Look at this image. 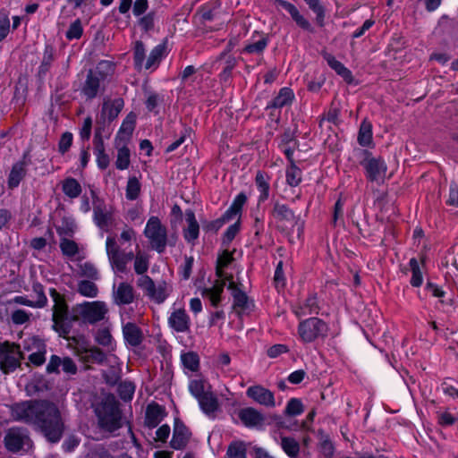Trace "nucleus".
Wrapping results in <instances>:
<instances>
[{"instance_id": "f257e3e1", "label": "nucleus", "mask_w": 458, "mask_h": 458, "mask_svg": "<svg viewBox=\"0 0 458 458\" xmlns=\"http://www.w3.org/2000/svg\"><path fill=\"white\" fill-rule=\"evenodd\" d=\"M13 417L37 425L47 439L58 442L64 431L60 411L47 402H25L13 407Z\"/></svg>"}, {"instance_id": "f03ea898", "label": "nucleus", "mask_w": 458, "mask_h": 458, "mask_svg": "<svg viewBox=\"0 0 458 458\" xmlns=\"http://www.w3.org/2000/svg\"><path fill=\"white\" fill-rule=\"evenodd\" d=\"M99 424L108 431H114L120 428L121 414L118 403L114 395H106L95 409Z\"/></svg>"}, {"instance_id": "7ed1b4c3", "label": "nucleus", "mask_w": 458, "mask_h": 458, "mask_svg": "<svg viewBox=\"0 0 458 458\" xmlns=\"http://www.w3.org/2000/svg\"><path fill=\"white\" fill-rule=\"evenodd\" d=\"M107 312L106 303L101 301H84L72 309L73 319L87 324H96L103 320Z\"/></svg>"}, {"instance_id": "20e7f679", "label": "nucleus", "mask_w": 458, "mask_h": 458, "mask_svg": "<svg viewBox=\"0 0 458 458\" xmlns=\"http://www.w3.org/2000/svg\"><path fill=\"white\" fill-rule=\"evenodd\" d=\"M232 253L227 250H225L219 256L216 266V276L220 280H217L212 287L207 288L203 292V295L209 299L213 306H216L220 301V295L224 290L225 283L227 282L226 277H231V281L233 280V276L231 275H225L223 271V268L227 267L232 262Z\"/></svg>"}, {"instance_id": "39448f33", "label": "nucleus", "mask_w": 458, "mask_h": 458, "mask_svg": "<svg viewBox=\"0 0 458 458\" xmlns=\"http://www.w3.org/2000/svg\"><path fill=\"white\" fill-rule=\"evenodd\" d=\"M329 327L321 318L313 317L301 320L298 326V335L304 344L313 343L327 337Z\"/></svg>"}, {"instance_id": "423d86ee", "label": "nucleus", "mask_w": 458, "mask_h": 458, "mask_svg": "<svg viewBox=\"0 0 458 458\" xmlns=\"http://www.w3.org/2000/svg\"><path fill=\"white\" fill-rule=\"evenodd\" d=\"M144 235L153 250L159 253L165 250L167 245V230L158 217H149L144 229Z\"/></svg>"}, {"instance_id": "0eeeda50", "label": "nucleus", "mask_w": 458, "mask_h": 458, "mask_svg": "<svg viewBox=\"0 0 458 458\" xmlns=\"http://www.w3.org/2000/svg\"><path fill=\"white\" fill-rule=\"evenodd\" d=\"M50 295L54 301L53 307V327L62 336H65L69 333V325L67 319V304L64 296L56 290L51 289Z\"/></svg>"}, {"instance_id": "6e6552de", "label": "nucleus", "mask_w": 458, "mask_h": 458, "mask_svg": "<svg viewBox=\"0 0 458 458\" xmlns=\"http://www.w3.org/2000/svg\"><path fill=\"white\" fill-rule=\"evenodd\" d=\"M360 165L366 171V176L370 181L383 182L386 176L387 166L381 157H375L367 150L360 152Z\"/></svg>"}, {"instance_id": "1a4fd4ad", "label": "nucleus", "mask_w": 458, "mask_h": 458, "mask_svg": "<svg viewBox=\"0 0 458 458\" xmlns=\"http://www.w3.org/2000/svg\"><path fill=\"white\" fill-rule=\"evenodd\" d=\"M271 215L276 226L283 231H290L295 225H298L299 229L302 226V224L299 223L300 218L285 204L275 203Z\"/></svg>"}, {"instance_id": "9d476101", "label": "nucleus", "mask_w": 458, "mask_h": 458, "mask_svg": "<svg viewBox=\"0 0 458 458\" xmlns=\"http://www.w3.org/2000/svg\"><path fill=\"white\" fill-rule=\"evenodd\" d=\"M21 359L18 345L8 342L0 344V369L4 373L13 371L20 365Z\"/></svg>"}, {"instance_id": "9b49d317", "label": "nucleus", "mask_w": 458, "mask_h": 458, "mask_svg": "<svg viewBox=\"0 0 458 458\" xmlns=\"http://www.w3.org/2000/svg\"><path fill=\"white\" fill-rule=\"evenodd\" d=\"M106 251L114 271L123 273L127 269L125 252L121 250L116 240L109 236L106 241Z\"/></svg>"}, {"instance_id": "f8f14e48", "label": "nucleus", "mask_w": 458, "mask_h": 458, "mask_svg": "<svg viewBox=\"0 0 458 458\" xmlns=\"http://www.w3.org/2000/svg\"><path fill=\"white\" fill-rule=\"evenodd\" d=\"M246 394L249 398L252 399L254 402L260 405L267 407L276 406L274 394L262 386L256 385L250 386L246 391Z\"/></svg>"}, {"instance_id": "ddd939ff", "label": "nucleus", "mask_w": 458, "mask_h": 458, "mask_svg": "<svg viewBox=\"0 0 458 458\" xmlns=\"http://www.w3.org/2000/svg\"><path fill=\"white\" fill-rule=\"evenodd\" d=\"M25 349L34 351L29 356V360L36 366L42 365L46 360V345L44 342L36 336L30 337L25 342Z\"/></svg>"}, {"instance_id": "4468645a", "label": "nucleus", "mask_w": 458, "mask_h": 458, "mask_svg": "<svg viewBox=\"0 0 458 458\" xmlns=\"http://www.w3.org/2000/svg\"><path fill=\"white\" fill-rule=\"evenodd\" d=\"M69 375H74L77 373V366L75 362L70 357L61 358L57 355H52L47 365V371L48 373H59V368Z\"/></svg>"}, {"instance_id": "2eb2a0df", "label": "nucleus", "mask_w": 458, "mask_h": 458, "mask_svg": "<svg viewBox=\"0 0 458 458\" xmlns=\"http://www.w3.org/2000/svg\"><path fill=\"white\" fill-rule=\"evenodd\" d=\"M29 442L26 432L20 428H11L4 437L5 446L11 452L20 451Z\"/></svg>"}, {"instance_id": "dca6fc26", "label": "nucleus", "mask_w": 458, "mask_h": 458, "mask_svg": "<svg viewBox=\"0 0 458 458\" xmlns=\"http://www.w3.org/2000/svg\"><path fill=\"white\" fill-rule=\"evenodd\" d=\"M169 327L178 333H185L190 329L191 319L184 309L174 310L168 318Z\"/></svg>"}, {"instance_id": "f3484780", "label": "nucleus", "mask_w": 458, "mask_h": 458, "mask_svg": "<svg viewBox=\"0 0 458 458\" xmlns=\"http://www.w3.org/2000/svg\"><path fill=\"white\" fill-rule=\"evenodd\" d=\"M276 3L289 13L292 19L300 28L310 33L314 32L311 23L300 13L294 4L284 0H276Z\"/></svg>"}, {"instance_id": "a211bd4d", "label": "nucleus", "mask_w": 458, "mask_h": 458, "mask_svg": "<svg viewBox=\"0 0 458 458\" xmlns=\"http://www.w3.org/2000/svg\"><path fill=\"white\" fill-rule=\"evenodd\" d=\"M200 410L208 417L215 418L220 411V403L216 394L211 391L197 399Z\"/></svg>"}, {"instance_id": "6ab92c4d", "label": "nucleus", "mask_w": 458, "mask_h": 458, "mask_svg": "<svg viewBox=\"0 0 458 458\" xmlns=\"http://www.w3.org/2000/svg\"><path fill=\"white\" fill-rule=\"evenodd\" d=\"M239 418L248 428H261L265 420L262 413L251 407L241 410L239 412Z\"/></svg>"}, {"instance_id": "aec40b11", "label": "nucleus", "mask_w": 458, "mask_h": 458, "mask_svg": "<svg viewBox=\"0 0 458 458\" xmlns=\"http://www.w3.org/2000/svg\"><path fill=\"white\" fill-rule=\"evenodd\" d=\"M113 300L117 305L130 304L134 300L133 287L128 283H121L113 291Z\"/></svg>"}, {"instance_id": "412c9836", "label": "nucleus", "mask_w": 458, "mask_h": 458, "mask_svg": "<svg viewBox=\"0 0 458 458\" xmlns=\"http://www.w3.org/2000/svg\"><path fill=\"white\" fill-rule=\"evenodd\" d=\"M227 279L228 289L232 292L233 297V306L235 309H239L240 311H245L250 309L251 302L249 301L247 295L238 287V285L231 281V277Z\"/></svg>"}, {"instance_id": "4be33fe9", "label": "nucleus", "mask_w": 458, "mask_h": 458, "mask_svg": "<svg viewBox=\"0 0 458 458\" xmlns=\"http://www.w3.org/2000/svg\"><path fill=\"white\" fill-rule=\"evenodd\" d=\"M75 354L83 362L102 363L105 360L104 352L97 347L84 348L78 346L75 348Z\"/></svg>"}, {"instance_id": "5701e85b", "label": "nucleus", "mask_w": 458, "mask_h": 458, "mask_svg": "<svg viewBox=\"0 0 458 458\" xmlns=\"http://www.w3.org/2000/svg\"><path fill=\"white\" fill-rule=\"evenodd\" d=\"M190 436L191 434L188 428L183 424L175 422L173 437L170 443L171 446L176 450L182 449L186 446Z\"/></svg>"}, {"instance_id": "b1692460", "label": "nucleus", "mask_w": 458, "mask_h": 458, "mask_svg": "<svg viewBox=\"0 0 458 458\" xmlns=\"http://www.w3.org/2000/svg\"><path fill=\"white\" fill-rule=\"evenodd\" d=\"M188 389L191 394L199 399L206 394L212 391V386L209 382L203 377H198L189 381Z\"/></svg>"}, {"instance_id": "393cba45", "label": "nucleus", "mask_w": 458, "mask_h": 458, "mask_svg": "<svg viewBox=\"0 0 458 458\" xmlns=\"http://www.w3.org/2000/svg\"><path fill=\"white\" fill-rule=\"evenodd\" d=\"M164 409L157 404L151 403L147 407L145 423L148 428H156L164 419Z\"/></svg>"}, {"instance_id": "a878e982", "label": "nucleus", "mask_w": 458, "mask_h": 458, "mask_svg": "<svg viewBox=\"0 0 458 458\" xmlns=\"http://www.w3.org/2000/svg\"><path fill=\"white\" fill-rule=\"evenodd\" d=\"M185 216L187 227L183 231V236L187 242H191L199 237V226L193 211L187 210Z\"/></svg>"}, {"instance_id": "bb28decb", "label": "nucleus", "mask_w": 458, "mask_h": 458, "mask_svg": "<svg viewBox=\"0 0 458 458\" xmlns=\"http://www.w3.org/2000/svg\"><path fill=\"white\" fill-rule=\"evenodd\" d=\"M323 57L327 64L344 81L351 82L352 80V72L347 69L340 61L336 60L335 57L329 54L324 53Z\"/></svg>"}, {"instance_id": "cd10ccee", "label": "nucleus", "mask_w": 458, "mask_h": 458, "mask_svg": "<svg viewBox=\"0 0 458 458\" xmlns=\"http://www.w3.org/2000/svg\"><path fill=\"white\" fill-rule=\"evenodd\" d=\"M123 107V100L115 98L105 101L102 107V115L109 121L115 119Z\"/></svg>"}, {"instance_id": "c85d7f7f", "label": "nucleus", "mask_w": 458, "mask_h": 458, "mask_svg": "<svg viewBox=\"0 0 458 458\" xmlns=\"http://www.w3.org/2000/svg\"><path fill=\"white\" fill-rule=\"evenodd\" d=\"M123 334L126 343L131 346H137L141 343L142 334L135 324H125L123 327Z\"/></svg>"}, {"instance_id": "c756f323", "label": "nucleus", "mask_w": 458, "mask_h": 458, "mask_svg": "<svg viewBox=\"0 0 458 458\" xmlns=\"http://www.w3.org/2000/svg\"><path fill=\"white\" fill-rule=\"evenodd\" d=\"M181 361L185 374L198 372L199 369V357L196 352H188L181 354Z\"/></svg>"}, {"instance_id": "7c9ffc66", "label": "nucleus", "mask_w": 458, "mask_h": 458, "mask_svg": "<svg viewBox=\"0 0 458 458\" xmlns=\"http://www.w3.org/2000/svg\"><path fill=\"white\" fill-rule=\"evenodd\" d=\"M100 83V79L90 71L82 89L83 95L89 99L95 98L98 92Z\"/></svg>"}, {"instance_id": "2f4dec72", "label": "nucleus", "mask_w": 458, "mask_h": 458, "mask_svg": "<svg viewBox=\"0 0 458 458\" xmlns=\"http://www.w3.org/2000/svg\"><path fill=\"white\" fill-rule=\"evenodd\" d=\"M293 312L299 318L311 314H318V305L317 298L314 296L307 298L303 304L293 310Z\"/></svg>"}, {"instance_id": "473e14b6", "label": "nucleus", "mask_w": 458, "mask_h": 458, "mask_svg": "<svg viewBox=\"0 0 458 458\" xmlns=\"http://www.w3.org/2000/svg\"><path fill=\"white\" fill-rule=\"evenodd\" d=\"M294 98L293 90L289 88L280 89L278 95L267 105V107L281 108L292 103Z\"/></svg>"}, {"instance_id": "72a5a7b5", "label": "nucleus", "mask_w": 458, "mask_h": 458, "mask_svg": "<svg viewBox=\"0 0 458 458\" xmlns=\"http://www.w3.org/2000/svg\"><path fill=\"white\" fill-rule=\"evenodd\" d=\"M94 143L97 164L99 168L106 169L109 165V157L105 153L103 140L98 134L95 135Z\"/></svg>"}, {"instance_id": "f704fd0d", "label": "nucleus", "mask_w": 458, "mask_h": 458, "mask_svg": "<svg viewBox=\"0 0 458 458\" xmlns=\"http://www.w3.org/2000/svg\"><path fill=\"white\" fill-rule=\"evenodd\" d=\"M62 191L70 199H76L81 193V186L76 179L69 177L62 182Z\"/></svg>"}, {"instance_id": "c9c22d12", "label": "nucleus", "mask_w": 458, "mask_h": 458, "mask_svg": "<svg viewBox=\"0 0 458 458\" xmlns=\"http://www.w3.org/2000/svg\"><path fill=\"white\" fill-rule=\"evenodd\" d=\"M133 267L138 275L146 273L149 267V255L143 250H138L135 253Z\"/></svg>"}, {"instance_id": "e433bc0d", "label": "nucleus", "mask_w": 458, "mask_h": 458, "mask_svg": "<svg viewBox=\"0 0 458 458\" xmlns=\"http://www.w3.org/2000/svg\"><path fill=\"white\" fill-rule=\"evenodd\" d=\"M257 38L246 45L244 51L249 54H260L267 47L268 39L265 35L257 34Z\"/></svg>"}, {"instance_id": "4c0bfd02", "label": "nucleus", "mask_w": 458, "mask_h": 458, "mask_svg": "<svg viewBox=\"0 0 458 458\" xmlns=\"http://www.w3.org/2000/svg\"><path fill=\"white\" fill-rule=\"evenodd\" d=\"M358 142L363 147H369L372 144V125L366 120L360 126Z\"/></svg>"}, {"instance_id": "58836bf2", "label": "nucleus", "mask_w": 458, "mask_h": 458, "mask_svg": "<svg viewBox=\"0 0 458 458\" xmlns=\"http://www.w3.org/2000/svg\"><path fill=\"white\" fill-rule=\"evenodd\" d=\"M164 50H165V47L161 45H157V47H155L151 50L148 59L144 64V68L147 70L156 69L163 57Z\"/></svg>"}, {"instance_id": "ea45409f", "label": "nucleus", "mask_w": 458, "mask_h": 458, "mask_svg": "<svg viewBox=\"0 0 458 458\" xmlns=\"http://www.w3.org/2000/svg\"><path fill=\"white\" fill-rule=\"evenodd\" d=\"M78 293L87 298H95L98 294V288L95 283L88 280H81L78 283Z\"/></svg>"}, {"instance_id": "a19ab883", "label": "nucleus", "mask_w": 458, "mask_h": 458, "mask_svg": "<svg viewBox=\"0 0 458 458\" xmlns=\"http://www.w3.org/2000/svg\"><path fill=\"white\" fill-rule=\"evenodd\" d=\"M247 200L246 196L243 193L238 194L233 199L231 207L225 212V218H235L240 216L242 206Z\"/></svg>"}, {"instance_id": "79ce46f5", "label": "nucleus", "mask_w": 458, "mask_h": 458, "mask_svg": "<svg viewBox=\"0 0 458 458\" xmlns=\"http://www.w3.org/2000/svg\"><path fill=\"white\" fill-rule=\"evenodd\" d=\"M256 185L260 192L259 201H264L269 195V182L267 176L262 173L258 172L256 174Z\"/></svg>"}, {"instance_id": "37998d69", "label": "nucleus", "mask_w": 458, "mask_h": 458, "mask_svg": "<svg viewBox=\"0 0 458 458\" xmlns=\"http://www.w3.org/2000/svg\"><path fill=\"white\" fill-rule=\"evenodd\" d=\"M140 190L141 184L140 181L135 176L129 177L125 189L126 199L130 200L138 199Z\"/></svg>"}, {"instance_id": "c03bdc74", "label": "nucleus", "mask_w": 458, "mask_h": 458, "mask_svg": "<svg viewBox=\"0 0 458 458\" xmlns=\"http://www.w3.org/2000/svg\"><path fill=\"white\" fill-rule=\"evenodd\" d=\"M170 287L165 283L155 284L153 290L149 293L148 297L157 303L163 302L169 295Z\"/></svg>"}, {"instance_id": "a18cd8bd", "label": "nucleus", "mask_w": 458, "mask_h": 458, "mask_svg": "<svg viewBox=\"0 0 458 458\" xmlns=\"http://www.w3.org/2000/svg\"><path fill=\"white\" fill-rule=\"evenodd\" d=\"M93 74H96L101 81H104L107 77L111 76L114 72V65L110 61L103 60L100 61L96 69L92 71Z\"/></svg>"}, {"instance_id": "49530a36", "label": "nucleus", "mask_w": 458, "mask_h": 458, "mask_svg": "<svg viewBox=\"0 0 458 458\" xmlns=\"http://www.w3.org/2000/svg\"><path fill=\"white\" fill-rule=\"evenodd\" d=\"M76 225L74 219L72 217L64 216L62 218L60 224L56 225L57 233L61 236H70L75 231Z\"/></svg>"}, {"instance_id": "de8ad7c7", "label": "nucleus", "mask_w": 458, "mask_h": 458, "mask_svg": "<svg viewBox=\"0 0 458 458\" xmlns=\"http://www.w3.org/2000/svg\"><path fill=\"white\" fill-rule=\"evenodd\" d=\"M130 150L127 147L123 146L118 148L117 157L115 160V166L119 170H125L130 165Z\"/></svg>"}, {"instance_id": "09e8293b", "label": "nucleus", "mask_w": 458, "mask_h": 458, "mask_svg": "<svg viewBox=\"0 0 458 458\" xmlns=\"http://www.w3.org/2000/svg\"><path fill=\"white\" fill-rule=\"evenodd\" d=\"M301 181V171L294 163L286 169V182L292 187H296Z\"/></svg>"}, {"instance_id": "8fccbe9b", "label": "nucleus", "mask_w": 458, "mask_h": 458, "mask_svg": "<svg viewBox=\"0 0 458 458\" xmlns=\"http://www.w3.org/2000/svg\"><path fill=\"white\" fill-rule=\"evenodd\" d=\"M94 220L98 227L107 229L111 220V215L104 211L100 207H96L94 208Z\"/></svg>"}, {"instance_id": "3c124183", "label": "nucleus", "mask_w": 458, "mask_h": 458, "mask_svg": "<svg viewBox=\"0 0 458 458\" xmlns=\"http://www.w3.org/2000/svg\"><path fill=\"white\" fill-rule=\"evenodd\" d=\"M409 264L412 273L411 284L412 286L419 287L423 282L422 272L420 270L419 262L416 259L413 258L410 259Z\"/></svg>"}, {"instance_id": "603ef678", "label": "nucleus", "mask_w": 458, "mask_h": 458, "mask_svg": "<svg viewBox=\"0 0 458 458\" xmlns=\"http://www.w3.org/2000/svg\"><path fill=\"white\" fill-rule=\"evenodd\" d=\"M309 7L316 14V21L318 25L323 26L325 19V9L319 0H304Z\"/></svg>"}, {"instance_id": "864d4df0", "label": "nucleus", "mask_w": 458, "mask_h": 458, "mask_svg": "<svg viewBox=\"0 0 458 458\" xmlns=\"http://www.w3.org/2000/svg\"><path fill=\"white\" fill-rule=\"evenodd\" d=\"M282 448L290 457H296L299 454V444L293 438L283 437L281 442Z\"/></svg>"}, {"instance_id": "5fc2aeb1", "label": "nucleus", "mask_w": 458, "mask_h": 458, "mask_svg": "<svg viewBox=\"0 0 458 458\" xmlns=\"http://www.w3.org/2000/svg\"><path fill=\"white\" fill-rule=\"evenodd\" d=\"M228 458H246V447L242 442L232 443L227 449Z\"/></svg>"}, {"instance_id": "6e6d98bb", "label": "nucleus", "mask_w": 458, "mask_h": 458, "mask_svg": "<svg viewBox=\"0 0 458 458\" xmlns=\"http://www.w3.org/2000/svg\"><path fill=\"white\" fill-rule=\"evenodd\" d=\"M24 175V169L22 165L16 164L13 165L10 176H9V186L13 188L17 187Z\"/></svg>"}, {"instance_id": "4d7b16f0", "label": "nucleus", "mask_w": 458, "mask_h": 458, "mask_svg": "<svg viewBox=\"0 0 458 458\" xmlns=\"http://www.w3.org/2000/svg\"><path fill=\"white\" fill-rule=\"evenodd\" d=\"M145 47L143 44L137 41L134 47V64L137 69L140 70L144 68L145 64Z\"/></svg>"}, {"instance_id": "13d9d810", "label": "nucleus", "mask_w": 458, "mask_h": 458, "mask_svg": "<svg viewBox=\"0 0 458 458\" xmlns=\"http://www.w3.org/2000/svg\"><path fill=\"white\" fill-rule=\"evenodd\" d=\"M96 341L105 347L114 349V339L107 329L98 330L96 335Z\"/></svg>"}, {"instance_id": "bf43d9fd", "label": "nucleus", "mask_w": 458, "mask_h": 458, "mask_svg": "<svg viewBox=\"0 0 458 458\" xmlns=\"http://www.w3.org/2000/svg\"><path fill=\"white\" fill-rule=\"evenodd\" d=\"M78 273L81 276L89 277L91 279L98 278V270L89 262L79 264Z\"/></svg>"}, {"instance_id": "052dcab7", "label": "nucleus", "mask_w": 458, "mask_h": 458, "mask_svg": "<svg viewBox=\"0 0 458 458\" xmlns=\"http://www.w3.org/2000/svg\"><path fill=\"white\" fill-rule=\"evenodd\" d=\"M303 412V405L299 399L292 398L287 403L285 413L290 416L300 415Z\"/></svg>"}, {"instance_id": "680f3d73", "label": "nucleus", "mask_w": 458, "mask_h": 458, "mask_svg": "<svg viewBox=\"0 0 458 458\" xmlns=\"http://www.w3.org/2000/svg\"><path fill=\"white\" fill-rule=\"evenodd\" d=\"M10 19L6 12H0V42H2L10 32Z\"/></svg>"}, {"instance_id": "e2e57ef3", "label": "nucleus", "mask_w": 458, "mask_h": 458, "mask_svg": "<svg viewBox=\"0 0 458 458\" xmlns=\"http://www.w3.org/2000/svg\"><path fill=\"white\" fill-rule=\"evenodd\" d=\"M60 248L64 255L74 256L78 252L77 244L67 239H63L60 243Z\"/></svg>"}, {"instance_id": "0e129e2a", "label": "nucleus", "mask_w": 458, "mask_h": 458, "mask_svg": "<svg viewBox=\"0 0 458 458\" xmlns=\"http://www.w3.org/2000/svg\"><path fill=\"white\" fill-rule=\"evenodd\" d=\"M81 34L82 27L81 21L76 20L70 25L68 30L66 31V38L68 39H77L81 38Z\"/></svg>"}, {"instance_id": "69168bd1", "label": "nucleus", "mask_w": 458, "mask_h": 458, "mask_svg": "<svg viewBox=\"0 0 458 458\" xmlns=\"http://www.w3.org/2000/svg\"><path fill=\"white\" fill-rule=\"evenodd\" d=\"M137 285L145 293L146 295L148 296L153 290L155 284L149 276H141L137 281Z\"/></svg>"}, {"instance_id": "338daca9", "label": "nucleus", "mask_w": 458, "mask_h": 458, "mask_svg": "<svg viewBox=\"0 0 458 458\" xmlns=\"http://www.w3.org/2000/svg\"><path fill=\"white\" fill-rule=\"evenodd\" d=\"M134 124H135V118L133 115H128L124 121L123 122L119 133L125 134L126 136H130L133 130H134Z\"/></svg>"}, {"instance_id": "774afa93", "label": "nucleus", "mask_w": 458, "mask_h": 458, "mask_svg": "<svg viewBox=\"0 0 458 458\" xmlns=\"http://www.w3.org/2000/svg\"><path fill=\"white\" fill-rule=\"evenodd\" d=\"M120 394L123 399L131 400L134 394L135 386L131 382H123L120 386Z\"/></svg>"}]
</instances>
